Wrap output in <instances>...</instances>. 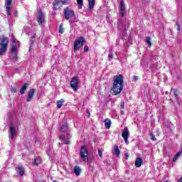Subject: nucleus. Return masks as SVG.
Masks as SVG:
<instances>
[{"label": "nucleus", "mask_w": 182, "mask_h": 182, "mask_svg": "<svg viewBox=\"0 0 182 182\" xmlns=\"http://www.w3.org/2000/svg\"><path fill=\"white\" fill-rule=\"evenodd\" d=\"M98 154H99V156H100V157L101 159H103V155H102V150L98 149Z\"/></svg>", "instance_id": "nucleus-37"}, {"label": "nucleus", "mask_w": 182, "mask_h": 182, "mask_svg": "<svg viewBox=\"0 0 182 182\" xmlns=\"http://www.w3.org/2000/svg\"><path fill=\"white\" fill-rule=\"evenodd\" d=\"M16 173H17V174H18V176L22 177V176H23V174L25 173V168H23V166H17L16 167Z\"/></svg>", "instance_id": "nucleus-14"}, {"label": "nucleus", "mask_w": 182, "mask_h": 182, "mask_svg": "<svg viewBox=\"0 0 182 182\" xmlns=\"http://www.w3.org/2000/svg\"><path fill=\"white\" fill-rule=\"evenodd\" d=\"M63 12H64V18L67 21H69L70 18H73V16H75V11L71 9H70L69 7H66L65 9H64Z\"/></svg>", "instance_id": "nucleus-6"}, {"label": "nucleus", "mask_w": 182, "mask_h": 182, "mask_svg": "<svg viewBox=\"0 0 182 182\" xmlns=\"http://www.w3.org/2000/svg\"><path fill=\"white\" fill-rule=\"evenodd\" d=\"M177 31H181V27L179 22H176Z\"/></svg>", "instance_id": "nucleus-36"}, {"label": "nucleus", "mask_w": 182, "mask_h": 182, "mask_svg": "<svg viewBox=\"0 0 182 182\" xmlns=\"http://www.w3.org/2000/svg\"><path fill=\"white\" fill-rule=\"evenodd\" d=\"M63 5H70V0H61Z\"/></svg>", "instance_id": "nucleus-32"}, {"label": "nucleus", "mask_w": 182, "mask_h": 182, "mask_svg": "<svg viewBox=\"0 0 182 182\" xmlns=\"http://www.w3.org/2000/svg\"><path fill=\"white\" fill-rule=\"evenodd\" d=\"M80 156L82 161H85V163H87V161H89V151L87 150V148H86V146H81Z\"/></svg>", "instance_id": "nucleus-3"}, {"label": "nucleus", "mask_w": 182, "mask_h": 182, "mask_svg": "<svg viewBox=\"0 0 182 182\" xmlns=\"http://www.w3.org/2000/svg\"><path fill=\"white\" fill-rule=\"evenodd\" d=\"M113 85L112 90H113L114 95L117 96V95H120L122 91L123 90V87L124 86L123 81V75H117L113 78Z\"/></svg>", "instance_id": "nucleus-1"}, {"label": "nucleus", "mask_w": 182, "mask_h": 182, "mask_svg": "<svg viewBox=\"0 0 182 182\" xmlns=\"http://www.w3.org/2000/svg\"><path fill=\"white\" fill-rule=\"evenodd\" d=\"M14 15L16 16V14H18V11H14Z\"/></svg>", "instance_id": "nucleus-47"}, {"label": "nucleus", "mask_w": 182, "mask_h": 182, "mask_svg": "<svg viewBox=\"0 0 182 182\" xmlns=\"http://www.w3.org/2000/svg\"><path fill=\"white\" fill-rule=\"evenodd\" d=\"M132 79H133L134 82H136V80H139V77L134 75V76H133Z\"/></svg>", "instance_id": "nucleus-39"}, {"label": "nucleus", "mask_w": 182, "mask_h": 182, "mask_svg": "<svg viewBox=\"0 0 182 182\" xmlns=\"http://www.w3.org/2000/svg\"><path fill=\"white\" fill-rule=\"evenodd\" d=\"M121 114H124V112L123 110L121 111Z\"/></svg>", "instance_id": "nucleus-46"}, {"label": "nucleus", "mask_w": 182, "mask_h": 182, "mask_svg": "<svg viewBox=\"0 0 182 182\" xmlns=\"http://www.w3.org/2000/svg\"><path fill=\"white\" fill-rule=\"evenodd\" d=\"M10 90L12 93H16V88H15L12 86L10 87Z\"/></svg>", "instance_id": "nucleus-35"}, {"label": "nucleus", "mask_w": 182, "mask_h": 182, "mask_svg": "<svg viewBox=\"0 0 182 182\" xmlns=\"http://www.w3.org/2000/svg\"><path fill=\"white\" fill-rule=\"evenodd\" d=\"M1 43H0V56H2L6 53L8 49V42L9 40L7 37H3L0 38Z\"/></svg>", "instance_id": "nucleus-2"}, {"label": "nucleus", "mask_w": 182, "mask_h": 182, "mask_svg": "<svg viewBox=\"0 0 182 182\" xmlns=\"http://www.w3.org/2000/svg\"><path fill=\"white\" fill-rule=\"evenodd\" d=\"M181 151V153H182V144L181 145V151Z\"/></svg>", "instance_id": "nucleus-48"}, {"label": "nucleus", "mask_w": 182, "mask_h": 182, "mask_svg": "<svg viewBox=\"0 0 182 182\" xmlns=\"http://www.w3.org/2000/svg\"><path fill=\"white\" fill-rule=\"evenodd\" d=\"M173 95L176 99V102H178V95H180V91L177 90V89H174Z\"/></svg>", "instance_id": "nucleus-28"}, {"label": "nucleus", "mask_w": 182, "mask_h": 182, "mask_svg": "<svg viewBox=\"0 0 182 182\" xmlns=\"http://www.w3.org/2000/svg\"><path fill=\"white\" fill-rule=\"evenodd\" d=\"M28 83H25L20 89V93L21 95H25V90L28 89Z\"/></svg>", "instance_id": "nucleus-20"}, {"label": "nucleus", "mask_w": 182, "mask_h": 182, "mask_svg": "<svg viewBox=\"0 0 182 182\" xmlns=\"http://www.w3.org/2000/svg\"><path fill=\"white\" fill-rule=\"evenodd\" d=\"M73 171L75 176H80V173H82V169H80V166H77L74 167Z\"/></svg>", "instance_id": "nucleus-19"}, {"label": "nucleus", "mask_w": 182, "mask_h": 182, "mask_svg": "<svg viewBox=\"0 0 182 182\" xmlns=\"http://www.w3.org/2000/svg\"><path fill=\"white\" fill-rule=\"evenodd\" d=\"M86 41L85 38L80 36L77 40L74 41V52H77L82 46H83V43H85Z\"/></svg>", "instance_id": "nucleus-4"}, {"label": "nucleus", "mask_w": 182, "mask_h": 182, "mask_svg": "<svg viewBox=\"0 0 182 182\" xmlns=\"http://www.w3.org/2000/svg\"><path fill=\"white\" fill-rule=\"evenodd\" d=\"M87 113L88 114V117H90V112L89 111V109L87 110Z\"/></svg>", "instance_id": "nucleus-43"}, {"label": "nucleus", "mask_w": 182, "mask_h": 182, "mask_svg": "<svg viewBox=\"0 0 182 182\" xmlns=\"http://www.w3.org/2000/svg\"><path fill=\"white\" fill-rule=\"evenodd\" d=\"M59 33H63V23H61L60 25V27H59Z\"/></svg>", "instance_id": "nucleus-33"}, {"label": "nucleus", "mask_w": 182, "mask_h": 182, "mask_svg": "<svg viewBox=\"0 0 182 182\" xmlns=\"http://www.w3.org/2000/svg\"><path fill=\"white\" fill-rule=\"evenodd\" d=\"M63 102H65V100H63V99L57 101V107L58 109H60V107H62V106H63Z\"/></svg>", "instance_id": "nucleus-27"}, {"label": "nucleus", "mask_w": 182, "mask_h": 182, "mask_svg": "<svg viewBox=\"0 0 182 182\" xmlns=\"http://www.w3.org/2000/svg\"><path fill=\"white\" fill-rule=\"evenodd\" d=\"M171 103H172V105H174V101L173 100V99H170Z\"/></svg>", "instance_id": "nucleus-44"}, {"label": "nucleus", "mask_w": 182, "mask_h": 182, "mask_svg": "<svg viewBox=\"0 0 182 182\" xmlns=\"http://www.w3.org/2000/svg\"><path fill=\"white\" fill-rule=\"evenodd\" d=\"M84 52H89V46H84Z\"/></svg>", "instance_id": "nucleus-38"}, {"label": "nucleus", "mask_w": 182, "mask_h": 182, "mask_svg": "<svg viewBox=\"0 0 182 182\" xmlns=\"http://www.w3.org/2000/svg\"><path fill=\"white\" fill-rule=\"evenodd\" d=\"M36 16L38 25H40V26H43V25H45V14H43L41 9L37 11Z\"/></svg>", "instance_id": "nucleus-5"}, {"label": "nucleus", "mask_w": 182, "mask_h": 182, "mask_svg": "<svg viewBox=\"0 0 182 182\" xmlns=\"http://www.w3.org/2000/svg\"><path fill=\"white\" fill-rule=\"evenodd\" d=\"M108 58L109 59H113V53H110L109 55H108Z\"/></svg>", "instance_id": "nucleus-41"}, {"label": "nucleus", "mask_w": 182, "mask_h": 182, "mask_svg": "<svg viewBox=\"0 0 182 182\" xmlns=\"http://www.w3.org/2000/svg\"><path fill=\"white\" fill-rule=\"evenodd\" d=\"M60 139L63 140V144H70V141L69 140H66V136L65 135H60Z\"/></svg>", "instance_id": "nucleus-21"}, {"label": "nucleus", "mask_w": 182, "mask_h": 182, "mask_svg": "<svg viewBox=\"0 0 182 182\" xmlns=\"http://www.w3.org/2000/svg\"><path fill=\"white\" fill-rule=\"evenodd\" d=\"M79 83H80V81L79 80V78L77 77H74L72 78L70 81V86L72 89H73L74 92H77Z\"/></svg>", "instance_id": "nucleus-7"}, {"label": "nucleus", "mask_w": 182, "mask_h": 182, "mask_svg": "<svg viewBox=\"0 0 182 182\" xmlns=\"http://www.w3.org/2000/svg\"><path fill=\"white\" fill-rule=\"evenodd\" d=\"M121 109H124V102H122L120 105Z\"/></svg>", "instance_id": "nucleus-40"}, {"label": "nucleus", "mask_w": 182, "mask_h": 182, "mask_svg": "<svg viewBox=\"0 0 182 182\" xmlns=\"http://www.w3.org/2000/svg\"><path fill=\"white\" fill-rule=\"evenodd\" d=\"M5 6L6 9L7 16H10L11 9H12V0H6L5 3Z\"/></svg>", "instance_id": "nucleus-10"}, {"label": "nucleus", "mask_w": 182, "mask_h": 182, "mask_svg": "<svg viewBox=\"0 0 182 182\" xmlns=\"http://www.w3.org/2000/svg\"><path fill=\"white\" fill-rule=\"evenodd\" d=\"M129 136H130L129 129H127V127H125L124 129L122 131V136L123 137L126 144H129Z\"/></svg>", "instance_id": "nucleus-9"}, {"label": "nucleus", "mask_w": 182, "mask_h": 182, "mask_svg": "<svg viewBox=\"0 0 182 182\" xmlns=\"http://www.w3.org/2000/svg\"><path fill=\"white\" fill-rule=\"evenodd\" d=\"M113 50V48H109V51L110 53H112V51Z\"/></svg>", "instance_id": "nucleus-45"}, {"label": "nucleus", "mask_w": 182, "mask_h": 182, "mask_svg": "<svg viewBox=\"0 0 182 182\" xmlns=\"http://www.w3.org/2000/svg\"><path fill=\"white\" fill-rule=\"evenodd\" d=\"M151 140H153L154 141H156L157 139H156V136L154 135L153 133H150Z\"/></svg>", "instance_id": "nucleus-34"}, {"label": "nucleus", "mask_w": 182, "mask_h": 182, "mask_svg": "<svg viewBox=\"0 0 182 182\" xmlns=\"http://www.w3.org/2000/svg\"><path fill=\"white\" fill-rule=\"evenodd\" d=\"M105 124L107 129H110V126H112V121L109 119H106L105 120Z\"/></svg>", "instance_id": "nucleus-23"}, {"label": "nucleus", "mask_w": 182, "mask_h": 182, "mask_svg": "<svg viewBox=\"0 0 182 182\" xmlns=\"http://www.w3.org/2000/svg\"><path fill=\"white\" fill-rule=\"evenodd\" d=\"M48 156H49L50 161H53V158L55 157V154L53 153V149H50V152L48 153Z\"/></svg>", "instance_id": "nucleus-25"}, {"label": "nucleus", "mask_w": 182, "mask_h": 182, "mask_svg": "<svg viewBox=\"0 0 182 182\" xmlns=\"http://www.w3.org/2000/svg\"><path fill=\"white\" fill-rule=\"evenodd\" d=\"M69 130V127H68V123H65V124L62 125L60 127V132H62V133H66Z\"/></svg>", "instance_id": "nucleus-17"}, {"label": "nucleus", "mask_w": 182, "mask_h": 182, "mask_svg": "<svg viewBox=\"0 0 182 182\" xmlns=\"http://www.w3.org/2000/svg\"><path fill=\"white\" fill-rule=\"evenodd\" d=\"M16 48H17L16 40H13L11 53L14 58H16Z\"/></svg>", "instance_id": "nucleus-11"}, {"label": "nucleus", "mask_w": 182, "mask_h": 182, "mask_svg": "<svg viewBox=\"0 0 182 182\" xmlns=\"http://www.w3.org/2000/svg\"><path fill=\"white\" fill-rule=\"evenodd\" d=\"M42 163V159L41 158H37L34 159L33 162V166H39Z\"/></svg>", "instance_id": "nucleus-22"}, {"label": "nucleus", "mask_w": 182, "mask_h": 182, "mask_svg": "<svg viewBox=\"0 0 182 182\" xmlns=\"http://www.w3.org/2000/svg\"><path fill=\"white\" fill-rule=\"evenodd\" d=\"M141 164H143V159L140 157L136 158L135 161L136 167H141Z\"/></svg>", "instance_id": "nucleus-18"}, {"label": "nucleus", "mask_w": 182, "mask_h": 182, "mask_svg": "<svg viewBox=\"0 0 182 182\" xmlns=\"http://www.w3.org/2000/svg\"><path fill=\"white\" fill-rule=\"evenodd\" d=\"M180 156H181V151H178V153H176V156L173 159V162L177 161V160H178V157Z\"/></svg>", "instance_id": "nucleus-29"}, {"label": "nucleus", "mask_w": 182, "mask_h": 182, "mask_svg": "<svg viewBox=\"0 0 182 182\" xmlns=\"http://www.w3.org/2000/svg\"><path fill=\"white\" fill-rule=\"evenodd\" d=\"M113 154L115 156H120V149H119V146H117V145L114 146Z\"/></svg>", "instance_id": "nucleus-24"}, {"label": "nucleus", "mask_w": 182, "mask_h": 182, "mask_svg": "<svg viewBox=\"0 0 182 182\" xmlns=\"http://www.w3.org/2000/svg\"><path fill=\"white\" fill-rule=\"evenodd\" d=\"M34 95H35V89H31L28 93L27 97H26V102H31L32 99H33Z\"/></svg>", "instance_id": "nucleus-13"}, {"label": "nucleus", "mask_w": 182, "mask_h": 182, "mask_svg": "<svg viewBox=\"0 0 182 182\" xmlns=\"http://www.w3.org/2000/svg\"><path fill=\"white\" fill-rule=\"evenodd\" d=\"M151 38L150 36L146 37V42L148 43V46L150 48L151 46Z\"/></svg>", "instance_id": "nucleus-31"}, {"label": "nucleus", "mask_w": 182, "mask_h": 182, "mask_svg": "<svg viewBox=\"0 0 182 182\" xmlns=\"http://www.w3.org/2000/svg\"><path fill=\"white\" fill-rule=\"evenodd\" d=\"M34 42H35V36H33L31 37V40L30 41L29 52H31V48H32V46H33Z\"/></svg>", "instance_id": "nucleus-30"}, {"label": "nucleus", "mask_w": 182, "mask_h": 182, "mask_svg": "<svg viewBox=\"0 0 182 182\" xmlns=\"http://www.w3.org/2000/svg\"><path fill=\"white\" fill-rule=\"evenodd\" d=\"M96 0H88L89 2V11L90 12L93 11V8H95V4Z\"/></svg>", "instance_id": "nucleus-16"}, {"label": "nucleus", "mask_w": 182, "mask_h": 182, "mask_svg": "<svg viewBox=\"0 0 182 182\" xmlns=\"http://www.w3.org/2000/svg\"><path fill=\"white\" fill-rule=\"evenodd\" d=\"M164 182H168V181H165Z\"/></svg>", "instance_id": "nucleus-49"}, {"label": "nucleus", "mask_w": 182, "mask_h": 182, "mask_svg": "<svg viewBox=\"0 0 182 182\" xmlns=\"http://www.w3.org/2000/svg\"><path fill=\"white\" fill-rule=\"evenodd\" d=\"M63 5V4L62 3L61 0H55L53 2L54 9L55 10L59 9Z\"/></svg>", "instance_id": "nucleus-15"}, {"label": "nucleus", "mask_w": 182, "mask_h": 182, "mask_svg": "<svg viewBox=\"0 0 182 182\" xmlns=\"http://www.w3.org/2000/svg\"><path fill=\"white\" fill-rule=\"evenodd\" d=\"M77 4L78 5V9H82V8H83V0H77Z\"/></svg>", "instance_id": "nucleus-26"}, {"label": "nucleus", "mask_w": 182, "mask_h": 182, "mask_svg": "<svg viewBox=\"0 0 182 182\" xmlns=\"http://www.w3.org/2000/svg\"><path fill=\"white\" fill-rule=\"evenodd\" d=\"M126 11V8L124 7V1L121 0L119 4V16L123 18L124 16V12Z\"/></svg>", "instance_id": "nucleus-12"}, {"label": "nucleus", "mask_w": 182, "mask_h": 182, "mask_svg": "<svg viewBox=\"0 0 182 182\" xmlns=\"http://www.w3.org/2000/svg\"><path fill=\"white\" fill-rule=\"evenodd\" d=\"M124 156H125V159H126L127 160H129V154H128V153H126V154H124Z\"/></svg>", "instance_id": "nucleus-42"}, {"label": "nucleus", "mask_w": 182, "mask_h": 182, "mask_svg": "<svg viewBox=\"0 0 182 182\" xmlns=\"http://www.w3.org/2000/svg\"><path fill=\"white\" fill-rule=\"evenodd\" d=\"M9 136H10V139L14 140V139H15V136H16V129L14 126V124H9Z\"/></svg>", "instance_id": "nucleus-8"}]
</instances>
